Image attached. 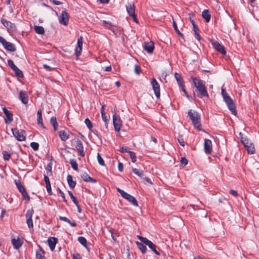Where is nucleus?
I'll use <instances>...</instances> for the list:
<instances>
[{
    "label": "nucleus",
    "instance_id": "obj_33",
    "mask_svg": "<svg viewBox=\"0 0 259 259\" xmlns=\"http://www.w3.org/2000/svg\"><path fill=\"white\" fill-rule=\"evenodd\" d=\"M77 240L84 247L87 246V240L84 237L82 236L78 237Z\"/></svg>",
    "mask_w": 259,
    "mask_h": 259
},
{
    "label": "nucleus",
    "instance_id": "obj_19",
    "mask_svg": "<svg viewBox=\"0 0 259 259\" xmlns=\"http://www.w3.org/2000/svg\"><path fill=\"white\" fill-rule=\"evenodd\" d=\"M2 23L9 30L13 31L14 29V24L11 22L8 21L5 19H2L1 20Z\"/></svg>",
    "mask_w": 259,
    "mask_h": 259
},
{
    "label": "nucleus",
    "instance_id": "obj_64",
    "mask_svg": "<svg viewBox=\"0 0 259 259\" xmlns=\"http://www.w3.org/2000/svg\"><path fill=\"white\" fill-rule=\"evenodd\" d=\"M230 193L233 195L234 196H237L238 195L237 192L234 190H231L230 191Z\"/></svg>",
    "mask_w": 259,
    "mask_h": 259
},
{
    "label": "nucleus",
    "instance_id": "obj_4",
    "mask_svg": "<svg viewBox=\"0 0 259 259\" xmlns=\"http://www.w3.org/2000/svg\"><path fill=\"white\" fill-rule=\"evenodd\" d=\"M138 239L144 244L145 245L148 246L149 248L151 249L157 255H160V253L157 251L156 249V246L155 244H154L152 242L148 240L147 238L143 237L141 236H137Z\"/></svg>",
    "mask_w": 259,
    "mask_h": 259
},
{
    "label": "nucleus",
    "instance_id": "obj_55",
    "mask_svg": "<svg viewBox=\"0 0 259 259\" xmlns=\"http://www.w3.org/2000/svg\"><path fill=\"white\" fill-rule=\"evenodd\" d=\"M77 47H82V37L80 36L77 39Z\"/></svg>",
    "mask_w": 259,
    "mask_h": 259
},
{
    "label": "nucleus",
    "instance_id": "obj_13",
    "mask_svg": "<svg viewBox=\"0 0 259 259\" xmlns=\"http://www.w3.org/2000/svg\"><path fill=\"white\" fill-rule=\"evenodd\" d=\"M204 148L205 153L210 154L212 150L211 141L208 139L204 140Z\"/></svg>",
    "mask_w": 259,
    "mask_h": 259
},
{
    "label": "nucleus",
    "instance_id": "obj_54",
    "mask_svg": "<svg viewBox=\"0 0 259 259\" xmlns=\"http://www.w3.org/2000/svg\"><path fill=\"white\" fill-rule=\"evenodd\" d=\"M102 120L105 122V125L106 128H108V118L106 114H105L103 116H102Z\"/></svg>",
    "mask_w": 259,
    "mask_h": 259
},
{
    "label": "nucleus",
    "instance_id": "obj_27",
    "mask_svg": "<svg viewBox=\"0 0 259 259\" xmlns=\"http://www.w3.org/2000/svg\"><path fill=\"white\" fill-rule=\"evenodd\" d=\"M175 77L178 83L179 84V86L181 88H183L184 84H183V79L181 77V75L180 74L176 72L175 73Z\"/></svg>",
    "mask_w": 259,
    "mask_h": 259
},
{
    "label": "nucleus",
    "instance_id": "obj_47",
    "mask_svg": "<svg viewBox=\"0 0 259 259\" xmlns=\"http://www.w3.org/2000/svg\"><path fill=\"white\" fill-rule=\"evenodd\" d=\"M21 193L24 199H27L28 200H29L30 197L27 192H26V189L24 191L21 192Z\"/></svg>",
    "mask_w": 259,
    "mask_h": 259
},
{
    "label": "nucleus",
    "instance_id": "obj_18",
    "mask_svg": "<svg viewBox=\"0 0 259 259\" xmlns=\"http://www.w3.org/2000/svg\"><path fill=\"white\" fill-rule=\"evenodd\" d=\"M240 138L241 140V143L243 144L245 147H246L248 145H250V144L252 143L249 141V140L246 137L243 136V134L242 133L239 134Z\"/></svg>",
    "mask_w": 259,
    "mask_h": 259
},
{
    "label": "nucleus",
    "instance_id": "obj_36",
    "mask_svg": "<svg viewBox=\"0 0 259 259\" xmlns=\"http://www.w3.org/2000/svg\"><path fill=\"white\" fill-rule=\"evenodd\" d=\"M14 71L15 72L16 75L17 77L21 78L23 77V74L22 73V71L18 67H17L16 69L14 70Z\"/></svg>",
    "mask_w": 259,
    "mask_h": 259
},
{
    "label": "nucleus",
    "instance_id": "obj_22",
    "mask_svg": "<svg viewBox=\"0 0 259 259\" xmlns=\"http://www.w3.org/2000/svg\"><path fill=\"white\" fill-rule=\"evenodd\" d=\"M3 110L7 117L6 122H7V120H8L10 122H12L13 121L12 114L5 107L3 108Z\"/></svg>",
    "mask_w": 259,
    "mask_h": 259
},
{
    "label": "nucleus",
    "instance_id": "obj_11",
    "mask_svg": "<svg viewBox=\"0 0 259 259\" xmlns=\"http://www.w3.org/2000/svg\"><path fill=\"white\" fill-rule=\"evenodd\" d=\"M69 15L65 11H62L59 18V22L64 25H67L69 22Z\"/></svg>",
    "mask_w": 259,
    "mask_h": 259
},
{
    "label": "nucleus",
    "instance_id": "obj_26",
    "mask_svg": "<svg viewBox=\"0 0 259 259\" xmlns=\"http://www.w3.org/2000/svg\"><path fill=\"white\" fill-rule=\"evenodd\" d=\"M202 17L206 22H209L211 17L209 11L208 10H204L202 13Z\"/></svg>",
    "mask_w": 259,
    "mask_h": 259
},
{
    "label": "nucleus",
    "instance_id": "obj_59",
    "mask_svg": "<svg viewBox=\"0 0 259 259\" xmlns=\"http://www.w3.org/2000/svg\"><path fill=\"white\" fill-rule=\"evenodd\" d=\"M178 142L179 144L183 147H184L185 146V142L183 138L181 137H179L178 139Z\"/></svg>",
    "mask_w": 259,
    "mask_h": 259
},
{
    "label": "nucleus",
    "instance_id": "obj_37",
    "mask_svg": "<svg viewBox=\"0 0 259 259\" xmlns=\"http://www.w3.org/2000/svg\"><path fill=\"white\" fill-rule=\"evenodd\" d=\"M70 164L71 165V167L72 168L75 170H78V165L76 163V161L74 159H71L70 160Z\"/></svg>",
    "mask_w": 259,
    "mask_h": 259
},
{
    "label": "nucleus",
    "instance_id": "obj_40",
    "mask_svg": "<svg viewBox=\"0 0 259 259\" xmlns=\"http://www.w3.org/2000/svg\"><path fill=\"white\" fill-rule=\"evenodd\" d=\"M33 210L32 209H29L27 211L25 214L26 219H32V214L33 213Z\"/></svg>",
    "mask_w": 259,
    "mask_h": 259
},
{
    "label": "nucleus",
    "instance_id": "obj_5",
    "mask_svg": "<svg viewBox=\"0 0 259 259\" xmlns=\"http://www.w3.org/2000/svg\"><path fill=\"white\" fill-rule=\"evenodd\" d=\"M13 136L19 141H23L25 140L26 133L24 130H18L17 128H12Z\"/></svg>",
    "mask_w": 259,
    "mask_h": 259
},
{
    "label": "nucleus",
    "instance_id": "obj_16",
    "mask_svg": "<svg viewBox=\"0 0 259 259\" xmlns=\"http://www.w3.org/2000/svg\"><path fill=\"white\" fill-rule=\"evenodd\" d=\"M58 242L57 239L55 237H50L48 240V244L50 249L53 251L55 248L56 244Z\"/></svg>",
    "mask_w": 259,
    "mask_h": 259
},
{
    "label": "nucleus",
    "instance_id": "obj_45",
    "mask_svg": "<svg viewBox=\"0 0 259 259\" xmlns=\"http://www.w3.org/2000/svg\"><path fill=\"white\" fill-rule=\"evenodd\" d=\"M8 65L12 68V69L14 71L17 67L14 63L13 61L12 60H8Z\"/></svg>",
    "mask_w": 259,
    "mask_h": 259
},
{
    "label": "nucleus",
    "instance_id": "obj_1",
    "mask_svg": "<svg viewBox=\"0 0 259 259\" xmlns=\"http://www.w3.org/2000/svg\"><path fill=\"white\" fill-rule=\"evenodd\" d=\"M191 78L194 87L196 88L197 96L200 98L203 97H208V94L203 81L199 78L193 76H191Z\"/></svg>",
    "mask_w": 259,
    "mask_h": 259
},
{
    "label": "nucleus",
    "instance_id": "obj_52",
    "mask_svg": "<svg viewBox=\"0 0 259 259\" xmlns=\"http://www.w3.org/2000/svg\"><path fill=\"white\" fill-rule=\"evenodd\" d=\"M37 121L38 124L40 125L42 128H45V126L42 123V117H37Z\"/></svg>",
    "mask_w": 259,
    "mask_h": 259
},
{
    "label": "nucleus",
    "instance_id": "obj_17",
    "mask_svg": "<svg viewBox=\"0 0 259 259\" xmlns=\"http://www.w3.org/2000/svg\"><path fill=\"white\" fill-rule=\"evenodd\" d=\"M76 148L77 150H78V151L79 152V155L82 157L84 156V152L83 151V147L81 142L79 140L77 139V141H76Z\"/></svg>",
    "mask_w": 259,
    "mask_h": 259
},
{
    "label": "nucleus",
    "instance_id": "obj_7",
    "mask_svg": "<svg viewBox=\"0 0 259 259\" xmlns=\"http://www.w3.org/2000/svg\"><path fill=\"white\" fill-rule=\"evenodd\" d=\"M224 100L225 102L228 109L230 110L231 113L233 114L236 115L237 111L236 109V106L232 99L230 97H228L224 99Z\"/></svg>",
    "mask_w": 259,
    "mask_h": 259
},
{
    "label": "nucleus",
    "instance_id": "obj_44",
    "mask_svg": "<svg viewBox=\"0 0 259 259\" xmlns=\"http://www.w3.org/2000/svg\"><path fill=\"white\" fill-rule=\"evenodd\" d=\"M173 27L175 31L178 33V34L181 37H183V34L179 31V30L178 28L177 25L174 21H173Z\"/></svg>",
    "mask_w": 259,
    "mask_h": 259
},
{
    "label": "nucleus",
    "instance_id": "obj_41",
    "mask_svg": "<svg viewBox=\"0 0 259 259\" xmlns=\"http://www.w3.org/2000/svg\"><path fill=\"white\" fill-rule=\"evenodd\" d=\"M133 172L136 174V175L141 177L143 175V173L142 171H140L139 169L135 168H132Z\"/></svg>",
    "mask_w": 259,
    "mask_h": 259
},
{
    "label": "nucleus",
    "instance_id": "obj_9",
    "mask_svg": "<svg viewBox=\"0 0 259 259\" xmlns=\"http://www.w3.org/2000/svg\"><path fill=\"white\" fill-rule=\"evenodd\" d=\"M113 123L115 131L119 132L122 125L119 116H117L115 114L113 115Z\"/></svg>",
    "mask_w": 259,
    "mask_h": 259
},
{
    "label": "nucleus",
    "instance_id": "obj_20",
    "mask_svg": "<svg viewBox=\"0 0 259 259\" xmlns=\"http://www.w3.org/2000/svg\"><path fill=\"white\" fill-rule=\"evenodd\" d=\"M19 99L22 102L25 104H27L28 102V96L24 91H20L19 93Z\"/></svg>",
    "mask_w": 259,
    "mask_h": 259
},
{
    "label": "nucleus",
    "instance_id": "obj_14",
    "mask_svg": "<svg viewBox=\"0 0 259 259\" xmlns=\"http://www.w3.org/2000/svg\"><path fill=\"white\" fill-rule=\"evenodd\" d=\"M154 48V43L152 41L145 42L144 44V49L149 53H153Z\"/></svg>",
    "mask_w": 259,
    "mask_h": 259
},
{
    "label": "nucleus",
    "instance_id": "obj_58",
    "mask_svg": "<svg viewBox=\"0 0 259 259\" xmlns=\"http://www.w3.org/2000/svg\"><path fill=\"white\" fill-rule=\"evenodd\" d=\"M140 71H141L140 67L138 65H135V73L139 75L140 73Z\"/></svg>",
    "mask_w": 259,
    "mask_h": 259
},
{
    "label": "nucleus",
    "instance_id": "obj_60",
    "mask_svg": "<svg viewBox=\"0 0 259 259\" xmlns=\"http://www.w3.org/2000/svg\"><path fill=\"white\" fill-rule=\"evenodd\" d=\"M123 164L121 162H119L118 164V169L119 171H122L123 170Z\"/></svg>",
    "mask_w": 259,
    "mask_h": 259
},
{
    "label": "nucleus",
    "instance_id": "obj_38",
    "mask_svg": "<svg viewBox=\"0 0 259 259\" xmlns=\"http://www.w3.org/2000/svg\"><path fill=\"white\" fill-rule=\"evenodd\" d=\"M4 159L5 160H9L11 158V154L6 151H3L2 152Z\"/></svg>",
    "mask_w": 259,
    "mask_h": 259
},
{
    "label": "nucleus",
    "instance_id": "obj_28",
    "mask_svg": "<svg viewBox=\"0 0 259 259\" xmlns=\"http://www.w3.org/2000/svg\"><path fill=\"white\" fill-rule=\"evenodd\" d=\"M67 181L69 186L71 188H73L76 185L75 181L73 180L72 177L71 175H68L67 177Z\"/></svg>",
    "mask_w": 259,
    "mask_h": 259
},
{
    "label": "nucleus",
    "instance_id": "obj_62",
    "mask_svg": "<svg viewBox=\"0 0 259 259\" xmlns=\"http://www.w3.org/2000/svg\"><path fill=\"white\" fill-rule=\"evenodd\" d=\"M129 151L127 147H122L120 148V152L122 153L128 152L129 153Z\"/></svg>",
    "mask_w": 259,
    "mask_h": 259
},
{
    "label": "nucleus",
    "instance_id": "obj_49",
    "mask_svg": "<svg viewBox=\"0 0 259 259\" xmlns=\"http://www.w3.org/2000/svg\"><path fill=\"white\" fill-rule=\"evenodd\" d=\"M222 95L223 96V99H225L227 98L230 97L228 95V93L226 92V90L224 89L223 88H222Z\"/></svg>",
    "mask_w": 259,
    "mask_h": 259
},
{
    "label": "nucleus",
    "instance_id": "obj_32",
    "mask_svg": "<svg viewBox=\"0 0 259 259\" xmlns=\"http://www.w3.org/2000/svg\"><path fill=\"white\" fill-rule=\"evenodd\" d=\"M15 182L17 186V188L18 189V190L20 193L24 191L25 190V188L22 185V184L21 183V182L20 181H15Z\"/></svg>",
    "mask_w": 259,
    "mask_h": 259
},
{
    "label": "nucleus",
    "instance_id": "obj_57",
    "mask_svg": "<svg viewBox=\"0 0 259 259\" xmlns=\"http://www.w3.org/2000/svg\"><path fill=\"white\" fill-rule=\"evenodd\" d=\"M59 220H60L61 221H64L65 222H67L68 223H70V220L66 217L60 216Z\"/></svg>",
    "mask_w": 259,
    "mask_h": 259
},
{
    "label": "nucleus",
    "instance_id": "obj_6",
    "mask_svg": "<svg viewBox=\"0 0 259 259\" xmlns=\"http://www.w3.org/2000/svg\"><path fill=\"white\" fill-rule=\"evenodd\" d=\"M224 100L225 102L228 109L230 110L231 113L233 114L236 115L237 111L236 109V106L232 99L230 97H228L224 99Z\"/></svg>",
    "mask_w": 259,
    "mask_h": 259
},
{
    "label": "nucleus",
    "instance_id": "obj_34",
    "mask_svg": "<svg viewBox=\"0 0 259 259\" xmlns=\"http://www.w3.org/2000/svg\"><path fill=\"white\" fill-rule=\"evenodd\" d=\"M193 30L195 33V35L196 36V38L199 40L200 39V36L199 34V29L196 25H194L193 26Z\"/></svg>",
    "mask_w": 259,
    "mask_h": 259
},
{
    "label": "nucleus",
    "instance_id": "obj_61",
    "mask_svg": "<svg viewBox=\"0 0 259 259\" xmlns=\"http://www.w3.org/2000/svg\"><path fill=\"white\" fill-rule=\"evenodd\" d=\"M46 189H47V190L48 191V192L50 194H51V183L50 184H46Z\"/></svg>",
    "mask_w": 259,
    "mask_h": 259
},
{
    "label": "nucleus",
    "instance_id": "obj_12",
    "mask_svg": "<svg viewBox=\"0 0 259 259\" xmlns=\"http://www.w3.org/2000/svg\"><path fill=\"white\" fill-rule=\"evenodd\" d=\"M211 44L212 45L214 49H215L217 51L222 53L223 55L226 54V51L225 50L224 47L219 44L218 41L212 40L211 41Z\"/></svg>",
    "mask_w": 259,
    "mask_h": 259
},
{
    "label": "nucleus",
    "instance_id": "obj_42",
    "mask_svg": "<svg viewBox=\"0 0 259 259\" xmlns=\"http://www.w3.org/2000/svg\"><path fill=\"white\" fill-rule=\"evenodd\" d=\"M97 159H98V163H99L100 165H102V166L105 165L104 161L99 153H98V154H97Z\"/></svg>",
    "mask_w": 259,
    "mask_h": 259
},
{
    "label": "nucleus",
    "instance_id": "obj_46",
    "mask_svg": "<svg viewBox=\"0 0 259 259\" xmlns=\"http://www.w3.org/2000/svg\"><path fill=\"white\" fill-rule=\"evenodd\" d=\"M129 154L130 155L132 161L135 162L136 161V156L135 153L132 151H129Z\"/></svg>",
    "mask_w": 259,
    "mask_h": 259
},
{
    "label": "nucleus",
    "instance_id": "obj_3",
    "mask_svg": "<svg viewBox=\"0 0 259 259\" xmlns=\"http://www.w3.org/2000/svg\"><path fill=\"white\" fill-rule=\"evenodd\" d=\"M117 190L123 198L130 202L133 205L136 206H138V202L134 196L124 192L119 188H117Z\"/></svg>",
    "mask_w": 259,
    "mask_h": 259
},
{
    "label": "nucleus",
    "instance_id": "obj_8",
    "mask_svg": "<svg viewBox=\"0 0 259 259\" xmlns=\"http://www.w3.org/2000/svg\"><path fill=\"white\" fill-rule=\"evenodd\" d=\"M0 42L3 45L4 48L9 51L14 52L16 50L13 44L6 41L2 36H0Z\"/></svg>",
    "mask_w": 259,
    "mask_h": 259
},
{
    "label": "nucleus",
    "instance_id": "obj_23",
    "mask_svg": "<svg viewBox=\"0 0 259 259\" xmlns=\"http://www.w3.org/2000/svg\"><path fill=\"white\" fill-rule=\"evenodd\" d=\"M12 243L14 246V248L16 249H19L22 245V242L19 238L17 239L15 238H13L12 239Z\"/></svg>",
    "mask_w": 259,
    "mask_h": 259
},
{
    "label": "nucleus",
    "instance_id": "obj_50",
    "mask_svg": "<svg viewBox=\"0 0 259 259\" xmlns=\"http://www.w3.org/2000/svg\"><path fill=\"white\" fill-rule=\"evenodd\" d=\"M81 51H82L81 47H76V48L75 49V56L76 57H78L80 55Z\"/></svg>",
    "mask_w": 259,
    "mask_h": 259
},
{
    "label": "nucleus",
    "instance_id": "obj_35",
    "mask_svg": "<svg viewBox=\"0 0 259 259\" xmlns=\"http://www.w3.org/2000/svg\"><path fill=\"white\" fill-rule=\"evenodd\" d=\"M248 151V153L253 154L255 151V148L252 143L250 144V145H248L246 147Z\"/></svg>",
    "mask_w": 259,
    "mask_h": 259
},
{
    "label": "nucleus",
    "instance_id": "obj_31",
    "mask_svg": "<svg viewBox=\"0 0 259 259\" xmlns=\"http://www.w3.org/2000/svg\"><path fill=\"white\" fill-rule=\"evenodd\" d=\"M50 122L51 124L53 125L54 130L56 131L57 130L58 123L57 122V119L56 117L52 116L51 118Z\"/></svg>",
    "mask_w": 259,
    "mask_h": 259
},
{
    "label": "nucleus",
    "instance_id": "obj_48",
    "mask_svg": "<svg viewBox=\"0 0 259 259\" xmlns=\"http://www.w3.org/2000/svg\"><path fill=\"white\" fill-rule=\"evenodd\" d=\"M68 194L70 196L71 199L75 204H77V202H78L76 198L74 196L72 193L71 191H68Z\"/></svg>",
    "mask_w": 259,
    "mask_h": 259
},
{
    "label": "nucleus",
    "instance_id": "obj_39",
    "mask_svg": "<svg viewBox=\"0 0 259 259\" xmlns=\"http://www.w3.org/2000/svg\"><path fill=\"white\" fill-rule=\"evenodd\" d=\"M102 23L103 25H104L105 26H106L107 28L110 29L111 30H112L113 32H114V29H112L110 27V26H112L113 25L111 24L110 22H107L105 20L103 21Z\"/></svg>",
    "mask_w": 259,
    "mask_h": 259
},
{
    "label": "nucleus",
    "instance_id": "obj_21",
    "mask_svg": "<svg viewBox=\"0 0 259 259\" xmlns=\"http://www.w3.org/2000/svg\"><path fill=\"white\" fill-rule=\"evenodd\" d=\"M126 11L130 16H134L135 15L134 6L131 4H128L126 6Z\"/></svg>",
    "mask_w": 259,
    "mask_h": 259
},
{
    "label": "nucleus",
    "instance_id": "obj_63",
    "mask_svg": "<svg viewBox=\"0 0 259 259\" xmlns=\"http://www.w3.org/2000/svg\"><path fill=\"white\" fill-rule=\"evenodd\" d=\"M44 180L46 183V184H49L50 183L49 177L46 175L44 176Z\"/></svg>",
    "mask_w": 259,
    "mask_h": 259
},
{
    "label": "nucleus",
    "instance_id": "obj_43",
    "mask_svg": "<svg viewBox=\"0 0 259 259\" xmlns=\"http://www.w3.org/2000/svg\"><path fill=\"white\" fill-rule=\"evenodd\" d=\"M30 146L35 151H37L38 150L39 148V144L38 143L36 142H31L30 143Z\"/></svg>",
    "mask_w": 259,
    "mask_h": 259
},
{
    "label": "nucleus",
    "instance_id": "obj_30",
    "mask_svg": "<svg viewBox=\"0 0 259 259\" xmlns=\"http://www.w3.org/2000/svg\"><path fill=\"white\" fill-rule=\"evenodd\" d=\"M34 28L35 32L37 34H43L45 33L44 28L42 26L34 25Z\"/></svg>",
    "mask_w": 259,
    "mask_h": 259
},
{
    "label": "nucleus",
    "instance_id": "obj_56",
    "mask_svg": "<svg viewBox=\"0 0 259 259\" xmlns=\"http://www.w3.org/2000/svg\"><path fill=\"white\" fill-rule=\"evenodd\" d=\"M181 164L185 166L188 164V160L185 157H182L181 159Z\"/></svg>",
    "mask_w": 259,
    "mask_h": 259
},
{
    "label": "nucleus",
    "instance_id": "obj_25",
    "mask_svg": "<svg viewBox=\"0 0 259 259\" xmlns=\"http://www.w3.org/2000/svg\"><path fill=\"white\" fill-rule=\"evenodd\" d=\"M38 249L36 252V257L38 259H43L45 257V252L40 246L38 245Z\"/></svg>",
    "mask_w": 259,
    "mask_h": 259
},
{
    "label": "nucleus",
    "instance_id": "obj_53",
    "mask_svg": "<svg viewBox=\"0 0 259 259\" xmlns=\"http://www.w3.org/2000/svg\"><path fill=\"white\" fill-rule=\"evenodd\" d=\"M26 223L29 228H33V224L32 219H26Z\"/></svg>",
    "mask_w": 259,
    "mask_h": 259
},
{
    "label": "nucleus",
    "instance_id": "obj_15",
    "mask_svg": "<svg viewBox=\"0 0 259 259\" xmlns=\"http://www.w3.org/2000/svg\"><path fill=\"white\" fill-rule=\"evenodd\" d=\"M81 177L82 180L86 182L95 183L97 182L96 180L91 178L88 174L85 172L81 173Z\"/></svg>",
    "mask_w": 259,
    "mask_h": 259
},
{
    "label": "nucleus",
    "instance_id": "obj_24",
    "mask_svg": "<svg viewBox=\"0 0 259 259\" xmlns=\"http://www.w3.org/2000/svg\"><path fill=\"white\" fill-rule=\"evenodd\" d=\"M59 136L62 141H65L68 139V132L60 131L59 132Z\"/></svg>",
    "mask_w": 259,
    "mask_h": 259
},
{
    "label": "nucleus",
    "instance_id": "obj_2",
    "mask_svg": "<svg viewBox=\"0 0 259 259\" xmlns=\"http://www.w3.org/2000/svg\"><path fill=\"white\" fill-rule=\"evenodd\" d=\"M188 114L190 119L191 120L192 124L194 127L199 131H200V116L198 113L196 111L190 109L188 111Z\"/></svg>",
    "mask_w": 259,
    "mask_h": 259
},
{
    "label": "nucleus",
    "instance_id": "obj_10",
    "mask_svg": "<svg viewBox=\"0 0 259 259\" xmlns=\"http://www.w3.org/2000/svg\"><path fill=\"white\" fill-rule=\"evenodd\" d=\"M151 84L156 97L157 98H159L160 96V87L158 83L154 78H153L151 80Z\"/></svg>",
    "mask_w": 259,
    "mask_h": 259
},
{
    "label": "nucleus",
    "instance_id": "obj_51",
    "mask_svg": "<svg viewBox=\"0 0 259 259\" xmlns=\"http://www.w3.org/2000/svg\"><path fill=\"white\" fill-rule=\"evenodd\" d=\"M84 122H85V124H86L87 126L89 129H91L92 127V123L89 118H86L85 119Z\"/></svg>",
    "mask_w": 259,
    "mask_h": 259
},
{
    "label": "nucleus",
    "instance_id": "obj_29",
    "mask_svg": "<svg viewBox=\"0 0 259 259\" xmlns=\"http://www.w3.org/2000/svg\"><path fill=\"white\" fill-rule=\"evenodd\" d=\"M136 244H137L138 248L141 251V252H142L143 254H144L146 253L147 248H146V246L144 244H143L141 242L137 241Z\"/></svg>",
    "mask_w": 259,
    "mask_h": 259
}]
</instances>
